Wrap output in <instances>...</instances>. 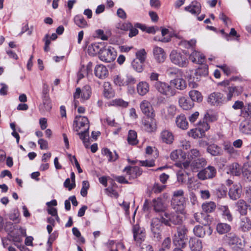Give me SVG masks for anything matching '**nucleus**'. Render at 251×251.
<instances>
[{
	"mask_svg": "<svg viewBox=\"0 0 251 251\" xmlns=\"http://www.w3.org/2000/svg\"><path fill=\"white\" fill-rule=\"evenodd\" d=\"M74 130L77 132L79 138L83 141L86 148H88L90 145L88 131L89 122L85 116H76L74 121Z\"/></svg>",
	"mask_w": 251,
	"mask_h": 251,
	"instance_id": "f257e3e1",
	"label": "nucleus"
},
{
	"mask_svg": "<svg viewBox=\"0 0 251 251\" xmlns=\"http://www.w3.org/2000/svg\"><path fill=\"white\" fill-rule=\"evenodd\" d=\"M169 57L171 62L179 67L185 68L189 64V60L185 52L173 50L171 51Z\"/></svg>",
	"mask_w": 251,
	"mask_h": 251,
	"instance_id": "f03ea898",
	"label": "nucleus"
},
{
	"mask_svg": "<svg viewBox=\"0 0 251 251\" xmlns=\"http://www.w3.org/2000/svg\"><path fill=\"white\" fill-rule=\"evenodd\" d=\"M184 215L179 213L165 212L162 216V222L165 225L170 226V223L174 225L180 224L183 220Z\"/></svg>",
	"mask_w": 251,
	"mask_h": 251,
	"instance_id": "7ed1b4c3",
	"label": "nucleus"
},
{
	"mask_svg": "<svg viewBox=\"0 0 251 251\" xmlns=\"http://www.w3.org/2000/svg\"><path fill=\"white\" fill-rule=\"evenodd\" d=\"M153 86L159 93L168 97L173 96L176 94L175 90L166 82L156 81Z\"/></svg>",
	"mask_w": 251,
	"mask_h": 251,
	"instance_id": "20e7f679",
	"label": "nucleus"
},
{
	"mask_svg": "<svg viewBox=\"0 0 251 251\" xmlns=\"http://www.w3.org/2000/svg\"><path fill=\"white\" fill-rule=\"evenodd\" d=\"M132 232L133 239L136 244L140 246L146 238V233L145 229L140 226L138 224H136L132 226Z\"/></svg>",
	"mask_w": 251,
	"mask_h": 251,
	"instance_id": "39448f33",
	"label": "nucleus"
},
{
	"mask_svg": "<svg viewBox=\"0 0 251 251\" xmlns=\"http://www.w3.org/2000/svg\"><path fill=\"white\" fill-rule=\"evenodd\" d=\"M117 52L114 48L109 46L104 47L100 54V59L105 62H111L114 61L116 57Z\"/></svg>",
	"mask_w": 251,
	"mask_h": 251,
	"instance_id": "423d86ee",
	"label": "nucleus"
},
{
	"mask_svg": "<svg viewBox=\"0 0 251 251\" xmlns=\"http://www.w3.org/2000/svg\"><path fill=\"white\" fill-rule=\"evenodd\" d=\"M171 206L172 208L176 212L181 215H185L186 200L185 198H172Z\"/></svg>",
	"mask_w": 251,
	"mask_h": 251,
	"instance_id": "0eeeda50",
	"label": "nucleus"
},
{
	"mask_svg": "<svg viewBox=\"0 0 251 251\" xmlns=\"http://www.w3.org/2000/svg\"><path fill=\"white\" fill-rule=\"evenodd\" d=\"M217 174L215 168L212 166H208L206 168L200 171L197 174L198 177L202 180L211 179L214 177Z\"/></svg>",
	"mask_w": 251,
	"mask_h": 251,
	"instance_id": "6e6552de",
	"label": "nucleus"
},
{
	"mask_svg": "<svg viewBox=\"0 0 251 251\" xmlns=\"http://www.w3.org/2000/svg\"><path fill=\"white\" fill-rule=\"evenodd\" d=\"M91 94V89L89 85L84 86L82 89L77 88L74 94V99L81 98L83 100H87L89 99Z\"/></svg>",
	"mask_w": 251,
	"mask_h": 251,
	"instance_id": "1a4fd4ad",
	"label": "nucleus"
},
{
	"mask_svg": "<svg viewBox=\"0 0 251 251\" xmlns=\"http://www.w3.org/2000/svg\"><path fill=\"white\" fill-rule=\"evenodd\" d=\"M163 223L162 222V216L160 219L158 218H154L151 220V230L154 236L157 238H160Z\"/></svg>",
	"mask_w": 251,
	"mask_h": 251,
	"instance_id": "9d476101",
	"label": "nucleus"
},
{
	"mask_svg": "<svg viewBox=\"0 0 251 251\" xmlns=\"http://www.w3.org/2000/svg\"><path fill=\"white\" fill-rule=\"evenodd\" d=\"M142 112L150 118H154L155 114L150 102L147 100H142L140 104Z\"/></svg>",
	"mask_w": 251,
	"mask_h": 251,
	"instance_id": "9b49d317",
	"label": "nucleus"
},
{
	"mask_svg": "<svg viewBox=\"0 0 251 251\" xmlns=\"http://www.w3.org/2000/svg\"><path fill=\"white\" fill-rule=\"evenodd\" d=\"M152 52L154 58L157 63H161L166 59V54L163 49L158 46H154Z\"/></svg>",
	"mask_w": 251,
	"mask_h": 251,
	"instance_id": "f8f14e48",
	"label": "nucleus"
},
{
	"mask_svg": "<svg viewBox=\"0 0 251 251\" xmlns=\"http://www.w3.org/2000/svg\"><path fill=\"white\" fill-rule=\"evenodd\" d=\"M244 91V88L242 86H229L227 88L226 99L231 100L233 97L238 96Z\"/></svg>",
	"mask_w": 251,
	"mask_h": 251,
	"instance_id": "ddd939ff",
	"label": "nucleus"
},
{
	"mask_svg": "<svg viewBox=\"0 0 251 251\" xmlns=\"http://www.w3.org/2000/svg\"><path fill=\"white\" fill-rule=\"evenodd\" d=\"M143 128L148 132H153L156 130V121L154 118H151V119H145L142 121Z\"/></svg>",
	"mask_w": 251,
	"mask_h": 251,
	"instance_id": "4468645a",
	"label": "nucleus"
},
{
	"mask_svg": "<svg viewBox=\"0 0 251 251\" xmlns=\"http://www.w3.org/2000/svg\"><path fill=\"white\" fill-rule=\"evenodd\" d=\"M224 100V98L222 93L214 92L209 96L207 101L213 105H219L223 103Z\"/></svg>",
	"mask_w": 251,
	"mask_h": 251,
	"instance_id": "2eb2a0df",
	"label": "nucleus"
},
{
	"mask_svg": "<svg viewBox=\"0 0 251 251\" xmlns=\"http://www.w3.org/2000/svg\"><path fill=\"white\" fill-rule=\"evenodd\" d=\"M201 4L196 0L192 1L191 3L184 8L185 11L193 15H199L201 12Z\"/></svg>",
	"mask_w": 251,
	"mask_h": 251,
	"instance_id": "dca6fc26",
	"label": "nucleus"
},
{
	"mask_svg": "<svg viewBox=\"0 0 251 251\" xmlns=\"http://www.w3.org/2000/svg\"><path fill=\"white\" fill-rule=\"evenodd\" d=\"M161 141L167 144H171L174 140V136L173 133L169 130H163L160 134Z\"/></svg>",
	"mask_w": 251,
	"mask_h": 251,
	"instance_id": "f3484780",
	"label": "nucleus"
},
{
	"mask_svg": "<svg viewBox=\"0 0 251 251\" xmlns=\"http://www.w3.org/2000/svg\"><path fill=\"white\" fill-rule=\"evenodd\" d=\"M151 205L155 212L164 211L166 208V206L164 201L160 197L154 199L152 201Z\"/></svg>",
	"mask_w": 251,
	"mask_h": 251,
	"instance_id": "a211bd4d",
	"label": "nucleus"
},
{
	"mask_svg": "<svg viewBox=\"0 0 251 251\" xmlns=\"http://www.w3.org/2000/svg\"><path fill=\"white\" fill-rule=\"evenodd\" d=\"M189 58L192 62L196 64H202L205 60L204 55L196 50H194L191 53Z\"/></svg>",
	"mask_w": 251,
	"mask_h": 251,
	"instance_id": "6ab92c4d",
	"label": "nucleus"
},
{
	"mask_svg": "<svg viewBox=\"0 0 251 251\" xmlns=\"http://www.w3.org/2000/svg\"><path fill=\"white\" fill-rule=\"evenodd\" d=\"M95 75L100 79H104L108 76V71L103 65H98L95 68Z\"/></svg>",
	"mask_w": 251,
	"mask_h": 251,
	"instance_id": "aec40b11",
	"label": "nucleus"
},
{
	"mask_svg": "<svg viewBox=\"0 0 251 251\" xmlns=\"http://www.w3.org/2000/svg\"><path fill=\"white\" fill-rule=\"evenodd\" d=\"M239 228L244 231H249L251 229V220L246 216H241L240 217Z\"/></svg>",
	"mask_w": 251,
	"mask_h": 251,
	"instance_id": "412c9836",
	"label": "nucleus"
},
{
	"mask_svg": "<svg viewBox=\"0 0 251 251\" xmlns=\"http://www.w3.org/2000/svg\"><path fill=\"white\" fill-rule=\"evenodd\" d=\"M136 90L140 96H145L149 92L150 85L147 81H140L137 84Z\"/></svg>",
	"mask_w": 251,
	"mask_h": 251,
	"instance_id": "4be33fe9",
	"label": "nucleus"
},
{
	"mask_svg": "<svg viewBox=\"0 0 251 251\" xmlns=\"http://www.w3.org/2000/svg\"><path fill=\"white\" fill-rule=\"evenodd\" d=\"M175 122L176 126L180 129L182 130L188 129V123L184 115L180 114L176 116Z\"/></svg>",
	"mask_w": 251,
	"mask_h": 251,
	"instance_id": "5701e85b",
	"label": "nucleus"
},
{
	"mask_svg": "<svg viewBox=\"0 0 251 251\" xmlns=\"http://www.w3.org/2000/svg\"><path fill=\"white\" fill-rule=\"evenodd\" d=\"M104 48V44L101 43H94L90 45L88 47V52L92 55H95L100 52Z\"/></svg>",
	"mask_w": 251,
	"mask_h": 251,
	"instance_id": "b1692460",
	"label": "nucleus"
},
{
	"mask_svg": "<svg viewBox=\"0 0 251 251\" xmlns=\"http://www.w3.org/2000/svg\"><path fill=\"white\" fill-rule=\"evenodd\" d=\"M241 192V186L239 184H234L229 189L228 195L230 199L235 200L240 196Z\"/></svg>",
	"mask_w": 251,
	"mask_h": 251,
	"instance_id": "393cba45",
	"label": "nucleus"
},
{
	"mask_svg": "<svg viewBox=\"0 0 251 251\" xmlns=\"http://www.w3.org/2000/svg\"><path fill=\"white\" fill-rule=\"evenodd\" d=\"M170 84L176 89L182 90L186 88V81L182 78H176L170 81Z\"/></svg>",
	"mask_w": 251,
	"mask_h": 251,
	"instance_id": "a878e982",
	"label": "nucleus"
},
{
	"mask_svg": "<svg viewBox=\"0 0 251 251\" xmlns=\"http://www.w3.org/2000/svg\"><path fill=\"white\" fill-rule=\"evenodd\" d=\"M237 210L241 214V216H244L247 214L248 205L243 200H239L236 203Z\"/></svg>",
	"mask_w": 251,
	"mask_h": 251,
	"instance_id": "bb28decb",
	"label": "nucleus"
},
{
	"mask_svg": "<svg viewBox=\"0 0 251 251\" xmlns=\"http://www.w3.org/2000/svg\"><path fill=\"white\" fill-rule=\"evenodd\" d=\"M124 171H126L127 174H128L130 176V177L132 178H134L140 176L142 172L140 168L137 166L126 167Z\"/></svg>",
	"mask_w": 251,
	"mask_h": 251,
	"instance_id": "cd10ccee",
	"label": "nucleus"
},
{
	"mask_svg": "<svg viewBox=\"0 0 251 251\" xmlns=\"http://www.w3.org/2000/svg\"><path fill=\"white\" fill-rule=\"evenodd\" d=\"M189 246L192 251H201L202 245L201 241L196 238H191Z\"/></svg>",
	"mask_w": 251,
	"mask_h": 251,
	"instance_id": "c85d7f7f",
	"label": "nucleus"
},
{
	"mask_svg": "<svg viewBox=\"0 0 251 251\" xmlns=\"http://www.w3.org/2000/svg\"><path fill=\"white\" fill-rule=\"evenodd\" d=\"M102 154L106 157L108 161H115L119 157L116 151L112 152L107 148H104L101 151Z\"/></svg>",
	"mask_w": 251,
	"mask_h": 251,
	"instance_id": "c756f323",
	"label": "nucleus"
},
{
	"mask_svg": "<svg viewBox=\"0 0 251 251\" xmlns=\"http://www.w3.org/2000/svg\"><path fill=\"white\" fill-rule=\"evenodd\" d=\"M103 95L107 99H110L114 96V92L111 87V84L109 82H105L103 85Z\"/></svg>",
	"mask_w": 251,
	"mask_h": 251,
	"instance_id": "7c9ffc66",
	"label": "nucleus"
},
{
	"mask_svg": "<svg viewBox=\"0 0 251 251\" xmlns=\"http://www.w3.org/2000/svg\"><path fill=\"white\" fill-rule=\"evenodd\" d=\"M207 164V161L204 158H200L197 160H195L191 162V170L195 171L198 169L202 168Z\"/></svg>",
	"mask_w": 251,
	"mask_h": 251,
	"instance_id": "2f4dec72",
	"label": "nucleus"
},
{
	"mask_svg": "<svg viewBox=\"0 0 251 251\" xmlns=\"http://www.w3.org/2000/svg\"><path fill=\"white\" fill-rule=\"evenodd\" d=\"M178 102L179 106L184 110H189L194 106L193 102L184 97L179 98Z\"/></svg>",
	"mask_w": 251,
	"mask_h": 251,
	"instance_id": "473e14b6",
	"label": "nucleus"
},
{
	"mask_svg": "<svg viewBox=\"0 0 251 251\" xmlns=\"http://www.w3.org/2000/svg\"><path fill=\"white\" fill-rule=\"evenodd\" d=\"M208 217L209 216H206L201 212L195 213L194 214V218L195 220L198 223H199L204 226H206V225L208 224L207 219Z\"/></svg>",
	"mask_w": 251,
	"mask_h": 251,
	"instance_id": "72a5a7b5",
	"label": "nucleus"
},
{
	"mask_svg": "<svg viewBox=\"0 0 251 251\" xmlns=\"http://www.w3.org/2000/svg\"><path fill=\"white\" fill-rule=\"evenodd\" d=\"M240 131L245 134H251V122L244 121L240 125Z\"/></svg>",
	"mask_w": 251,
	"mask_h": 251,
	"instance_id": "f704fd0d",
	"label": "nucleus"
},
{
	"mask_svg": "<svg viewBox=\"0 0 251 251\" xmlns=\"http://www.w3.org/2000/svg\"><path fill=\"white\" fill-rule=\"evenodd\" d=\"M219 209L222 212V215L229 222L232 221V216L227 206L219 205Z\"/></svg>",
	"mask_w": 251,
	"mask_h": 251,
	"instance_id": "c9c22d12",
	"label": "nucleus"
},
{
	"mask_svg": "<svg viewBox=\"0 0 251 251\" xmlns=\"http://www.w3.org/2000/svg\"><path fill=\"white\" fill-rule=\"evenodd\" d=\"M128 143L131 145H136L138 144L137 133L133 130H130L128 131L127 139Z\"/></svg>",
	"mask_w": 251,
	"mask_h": 251,
	"instance_id": "e433bc0d",
	"label": "nucleus"
},
{
	"mask_svg": "<svg viewBox=\"0 0 251 251\" xmlns=\"http://www.w3.org/2000/svg\"><path fill=\"white\" fill-rule=\"evenodd\" d=\"M230 229V226L226 223H219L216 226V230L220 234L226 233L229 232Z\"/></svg>",
	"mask_w": 251,
	"mask_h": 251,
	"instance_id": "4c0bfd02",
	"label": "nucleus"
},
{
	"mask_svg": "<svg viewBox=\"0 0 251 251\" xmlns=\"http://www.w3.org/2000/svg\"><path fill=\"white\" fill-rule=\"evenodd\" d=\"M201 207L204 212L208 213L213 212L216 209V205L214 202L208 201L203 203Z\"/></svg>",
	"mask_w": 251,
	"mask_h": 251,
	"instance_id": "58836bf2",
	"label": "nucleus"
},
{
	"mask_svg": "<svg viewBox=\"0 0 251 251\" xmlns=\"http://www.w3.org/2000/svg\"><path fill=\"white\" fill-rule=\"evenodd\" d=\"M189 96L193 101L201 102L203 97L201 93L196 90H193L189 92Z\"/></svg>",
	"mask_w": 251,
	"mask_h": 251,
	"instance_id": "ea45409f",
	"label": "nucleus"
},
{
	"mask_svg": "<svg viewBox=\"0 0 251 251\" xmlns=\"http://www.w3.org/2000/svg\"><path fill=\"white\" fill-rule=\"evenodd\" d=\"M208 153L213 156L219 155L222 153V149L215 144L210 145L207 148Z\"/></svg>",
	"mask_w": 251,
	"mask_h": 251,
	"instance_id": "a19ab883",
	"label": "nucleus"
},
{
	"mask_svg": "<svg viewBox=\"0 0 251 251\" xmlns=\"http://www.w3.org/2000/svg\"><path fill=\"white\" fill-rule=\"evenodd\" d=\"M74 21L75 25L80 28H85L87 26V23L82 15H76Z\"/></svg>",
	"mask_w": 251,
	"mask_h": 251,
	"instance_id": "79ce46f5",
	"label": "nucleus"
},
{
	"mask_svg": "<svg viewBox=\"0 0 251 251\" xmlns=\"http://www.w3.org/2000/svg\"><path fill=\"white\" fill-rule=\"evenodd\" d=\"M197 41L196 39H191L189 41L182 40L178 45L187 49H194L196 47Z\"/></svg>",
	"mask_w": 251,
	"mask_h": 251,
	"instance_id": "37998d69",
	"label": "nucleus"
},
{
	"mask_svg": "<svg viewBox=\"0 0 251 251\" xmlns=\"http://www.w3.org/2000/svg\"><path fill=\"white\" fill-rule=\"evenodd\" d=\"M188 135L194 139L200 138L204 136L203 131H201L199 127L191 129L188 132Z\"/></svg>",
	"mask_w": 251,
	"mask_h": 251,
	"instance_id": "c03bdc74",
	"label": "nucleus"
},
{
	"mask_svg": "<svg viewBox=\"0 0 251 251\" xmlns=\"http://www.w3.org/2000/svg\"><path fill=\"white\" fill-rule=\"evenodd\" d=\"M191 162L190 160H186L183 163L177 162L175 164V166L179 168L183 169L186 172V175H188V172L187 171L192 170Z\"/></svg>",
	"mask_w": 251,
	"mask_h": 251,
	"instance_id": "a18cd8bd",
	"label": "nucleus"
},
{
	"mask_svg": "<svg viewBox=\"0 0 251 251\" xmlns=\"http://www.w3.org/2000/svg\"><path fill=\"white\" fill-rule=\"evenodd\" d=\"M230 173L236 176H239L241 173V167L237 163H233L229 166Z\"/></svg>",
	"mask_w": 251,
	"mask_h": 251,
	"instance_id": "49530a36",
	"label": "nucleus"
},
{
	"mask_svg": "<svg viewBox=\"0 0 251 251\" xmlns=\"http://www.w3.org/2000/svg\"><path fill=\"white\" fill-rule=\"evenodd\" d=\"M187 238L185 237L177 236L175 235L174 239V243L176 246L178 247L183 248L186 245Z\"/></svg>",
	"mask_w": 251,
	"mask_h": 251,
	"instance_id": "de8ad7c7",
	"label": "nucleus"
},
{
	"mask_svg": "<svg viewBox=\"0 0 251 251\" xmlns=\"http://www.w3.org/2000/svg\"><path fill=\"white\" fill-rule=\"evenodd\" d=\"M195 75L197 76H206L208 74V66L206 65L201 66L199 67L195 71Z\"/></svg>",
	"mask_w": 251,
	"mask_h": 251,
	"instance_id": "09e8293b",
	"label": "nucleus"
},
{
	"mask_svg": "<svg viewBox=\"0 0 251 251\" xmlns=\"http://www.w3.org/2000/svg\"><path fill=\"white\" fill-rule=\"evenodd\" d=\"M92 63L91 62H89L87 66V71H86V69L84 67H82L79 72L77 73V77L78 79H81L83 78L86 74L88 73L89 71L91 70Z\"/></svg>",
	"mask_w": 251,
	"mask_h": 251,
	"instance_id": "8fccbe9b",
	"label": "nucleus"
},
{
	"mask_svg": "<svg viewBox=\"0 0 251 251\" xmlns=\"http://www.w3.org/2000/svg\"><path fill=\"white\" fill-rule=\"evenodd\" d=\"M144 63L143 62L134 59L132 61L131 65L134 70L138 73H141L143 71Z\"/></svg>",
	"mask_w": 251,
	"mask_h": 251,
	"instance_id": "3c124183",
	"label": "nucleus"
},
{
	"mask_svg": "<svg viewBox=\"0 0 251 251\" xmlns=\"http://www.w3.org/2000/svg\"><path fill=\"white\" fill-rule=\"evenodd\" d=\"M110 103L111 105L120 106L123 108L127 107L128 105L127 101H126L121 99H114L111 101Z\"/></svg>",
	"mask_w": 251,
	"mask_h": 251,
	"instance_id": "603ef678",
	"label": "nucleus"
},
{
	"mask_svg": "<svg viewBox=\"0 0 251 251\" xmlns=\"http://www.w3.org/2000/svg\"><path fill=\"white\" fill-rule=\"evenodd\" d=\"M20 213L17 209H14L9 215V218L15 223H19L20 221L19 219Z\"/></svg>",
	"mask_w": 251,
	"mask_h": 251,
	"instance_id": "864d4df0",
	"label": "nucleus"
},
{
	"mask_svg": "<svg viewBox=\"0 0 251 251\" xmlns=\"http://www.w3.org/2000/svg\"><path fill=\"white\" fill-rule=\"evenodd\" d=\"M169 33V30L167 28H163L161 30L162 37L159 39H157L156 37L154 38V40L156 41H159L162 42L166 43L170 41L171 38L170 37H165Z\"/></svg>",
	"mask_w": 251,
	"mask_h": 251,
	"instance_id": "5fc2aeb1",
	"label": "nucleus"
},
{
	"mask_svg": "<svg viewBox=\"0 0 251 251\" xmlns=\"http://www.w3.org/2000/svg\"><path fill=\"white\" fill-rule=\"evenodd\" d=\"M243 108L241 110V114L246 118H251V104H248Z\"/></svg>",
	"mask_w": 251,
	"mask_h": 251,
	"instance_id": "6e6d98bb",
	"label": "nucleus"
},
{
	"mask_svg": "<svg viewBox=\"0 0 251 251\" xmlns=\"http://www.w3.org/2000/svg\"><path fill=\"white\" fill-rule=\"evenodd\" d=\"M125 78H124L120 75H116L113 77L114 84L119 86H125Z\"/></svg>",
	"mask_w": 251,
	"mask_h": 251,
	"instance_id": "4d7b16f0",
	"label": "nucleus"
},
{
	"mask_svg": "<svg viewBox=\"0 0 251 251\" xmlns=\"http://www.w3.org/2000/svg\"><path fill=\"white\" fill-rule=\"evenodd\" d=\"M224 149L226 152L232 156H235L238 154L237 150H235L233 146L229 143H225L224 145Z\"/></svg>",
	"mask_w": 251,
	"mask_h": 251,
	"instance_id": "13d9d810",
	"label": "nucleus"
},
{
	"mask_svg": "<svg viewBox=\"0 0 251 251\" xmlns=\"http://www.w3.org/2000/svg\"><path fill=\"white\" fill-rule=\"evenodd\" d=\"M116 27L117 29L126 31L131 27V23L129 22L119 23L116 25Z\"/></svg>",
	"mask_w": 251,
	"mask_h": 251,
	"instance_id": "bf43d9fd",
	"label": "nucleus"
},
{
	"mask_svg": "<svg viewBox=\"0 0 251 251\" xmlns=\"http://www.w3.org/2000/svg\"><path fill=\"white\" fill-rule=\"evenodd\" d=\"M147 53L144 49H141L136 53V58L135 59L145 62L146 58Z\"/></svg>",
	"mask_w": 251,
	"mask_h": 251,
	"instance_id": "052dcab7",
	"label": "nucleus"
},
{
	"mask_svg": "<svg viewBox=\"0 0 251 251\" xmlns=\"http://www.w3.org/2000/svg\"><path fill=\"white\" fill-rule=\"evenodd\" d=\"M187 156L188 159L192 160L200 156L201 153L198 150L193 149L188 151Z\"/></svg>",
	"mask_w": 251,
	"mask_h": 251,
	"instance_id": "680f3d73",
	"label": "nucleus"
},
{
	"mask_svg": "<svg viewBox=\"0 0 251 251\" xmlns=\"http://www.w3.org/2000/svg\"><path fill=\"white\" fill-rule=\"evenodd\" d=\"M193 232L195 235L199 237H202L204 236L203 227L201 226H196L193 229Z\"/></svg>",
	"mask_w": 251,
	"mask_h": 251,
	"instance_id": "e2e57ef3",
	"label": "nucleus"
},
{
	"mask_svg": "<svg viewBox=\"0 0 251 251\" xmlns=\"http://www.w3.org/2000/svg\"><path fill=\"white\" fill-rule=\"evenodd\" d=\"M82 185L80 194L82 197H85L87 195V191L89 189L90 184L88 181L84 180L82 181Z\"/></svg>",
	"mask_w": 251,
	"mask_h": 251,
	"instance_id": "0e129e2a",
	"label": "nucleus"
},
{
	"mask_svg": "<svg viewBox=\"0 0 251 251\" xmlns=\"http://www.w3.org/2000/svg\"><path fill=\"white\" fill-rule=\"evenodd\" d=\"M218 67L222 69L224 74H225L226 75H230L231 74L233 73L235 71L233 68L228 66L226 64L218 66Z\"/></svg>",
	"mask_w": 251,
	"mask_h": 251,
	"instance_id": "69168bd1",
	"label": "nucleus"
},
{
	"mask_svg": "<svg viewBox=\"0 0 251 251\" xmlns=\"http://www.w3.org/2000/svg\"><path fill=\"white\" fill-rule=\"evenodd\" d=\"M187 232V229L185 226L180 225L177 227V233L175 234L177 236H182L186 237V234Z\"/></svg>",
	"mask_w": 251,
	"mask_h": 251,
	"instance_id": "338daca9",
	"label": "nucleus"
},
{
	"mask_svg": "<svg viewBox=\"0 0 251 251\" xmlns=\"http://www.w3.org/2000/svg\"><path fill=\"white\" fill-rule=\"evenodd\" d=\"M166 188V185H161L158 183H155L152 187V191L154 193L158 194L161 192Z\"/></svg>",
	"mask_w": 251,
	"mask_h": 251,
	"instance_id": "774afa93",
	"label": "nucleus"
}]
</instances>
